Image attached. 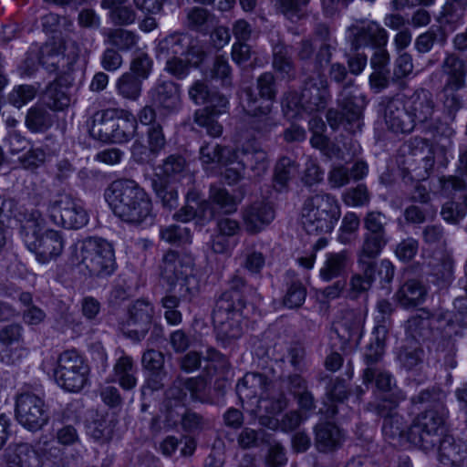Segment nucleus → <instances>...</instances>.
Here are the masks:
<instances>
[{"label":"nucleus","mask_w":467,"mask_h":467,"mask_svg":"<svg viewBox=\"0 0 467 467\" xmlns=\"http://www.w3.org/2000/svg\"><path fill=\"white\" fill-rule=\"evenodd\" d=\"M107 200L116 216L133 225H151L154 222L152 202L147 192L131 180L113 182Z\"/></svg>","instance_id":"nucleus-1"},{"label":"nucleus","mask_w":467,"mask_h":467,"mask_svg":"<svg viewBox=\"0 0 467 467\" xmlns=\"http://www.w3.org/2000/svg\"><path fill=\"white\" fill-rule=\"evenodd\" d=\"M200 160L203 165L236 162L242 169H249L255 177L265 174L269 164L266 152L254 140L246 141L235 150L206 143L200 149Z\"/></svg>","instance_id":"nucleus-2"},{"label":"nucleus","mask_w":467,"mask_h":467,"mask_svg":"<svg viewBox=\"0 0 467 467\" xmlns=\"http://www.w3.org/2000/svg\"><path fill=\"white\" fill-rule=\"evenodd\" d=\"M18 220L21 224L20 234L26 245L36 254L40 263H47L61 254L64 249L61 234L55 230H47L42 233L45 220L38 210L26 211L23 218Z\"/></svg>","instance_id":"nucleus-3"},{"label":"nucleus","mask_w":467,"mask_h":467,"mask_svg":"<svg viewBox=\"0 0 467 467\" xmlns=\"http://www.w3.org/2000/svg\"><path fill=\"white\" fill-rule=\"evenodd\" d=\"M192 256L170 250L162 257L161 276L171 292L191 301L200 291V281L194 274Z\"/></svg>","instance_id":"nucleus-4"},{"label":"nucleus","mask_w":467,"mask_h":467,"mask_svg":"<svg viewBox=\"0 0 467 467\" xmlns=\"http://www.w3.org/2000/svg\"><path fill=\"white\" fill-rule=\"evenodd\" d=\"M244 308L245 302L238 293H223L220 296L213 312L218 340L227 344L243 335Z\"/></svg>","instance_id":"nucleus-5"},{"label":"nucleus","mask_w":467,"mask_h":467,"mask_svg":"<svg viewBox=\"0 0 467 467\" xmlns=\"http://www.w3.org/2000/svg\"><path fill=\"white\" fill-rule=\"evenodd\" d=\"M72 262L83 265L91 275L104 277L116 269L113 246L107 240L89 237L78 243L72 252Z\"/></svg>","instance_id":"nucleus-6"},{"label":"nucleus","mask_w":467,"mask_h":467,"mask_svg":"<svg viewBox=\"0 0 467 467\" xmlns=\"http://www.w3.org/2000/svg\"><path fill=\"white\" fill-rule=\"evenodd\" d=\"M340 206L335 196L317 193L304 202L302 224L308 234L330 233L340 217Z\"/></svg>","instance_id":"nucleus-7"},{"label":"nucleus","mask_w":467,"mask_h":467,"mask_svg":"<svg viewBox=\"0 0 467 467\" xmlns=\"http://www.w3.org/2000/svg\"><path fill=\"white\" fill-rule=\"evenodd\" d=\"M60 448L52 441H39L35 445L26 442L10 444L4 453L5 467H43V457L57 459Z\"/></svg>","instance_id":"nucleus-8"},{"label":"nucleus","mask_w":467,"mask_h":467,"mask_svg":"<svg viewBox=\"0 0 467 467\" xmlns=\"http://www.w3.org/2000/svg\"><path fill=\"white\" fill-rule=\"evenodd\" d=\"M50 220L67 229H79L88 222L83 202L70 192H59L48 202Z\"/></svg>","instance_id":"nucleus-9"},{"label":"nucleus","mask_w":467,"mask_h":467,"mask_svg":"<svg viewBox=\"0 0 467 467\" xmlns=\"http://www.w3.org/2000/svg\"><path fill=\"white\" fill-rule=\"evenodd\" d=\"M446 415L447 409L426 410L408 430L409 442L425 451L434 449Z\"/></svg>","instance_id":"nucleus-10"},{"label":"nucleus","mask_w":467,"mask_h":467,"mask_svg":"<svg viewBox=\"0 0 467 467\" xmlns=\"http://www.w3.org/2000/svg\"><path fill=\"white\" fill-rule=\"evenodd\" d=\"M89 368L76 350H66L57 358L54 378L58 386L69 392L81 390L88 381Z\"/></svg>","instance_id":"nucleus-11"},{"label":"nucleus","mask_w":467,"mask_h":467,"mask_svg":"<svg viewBox=\"0 0 467 467\" xmlns=\"http://www.w3.org/2000/svg\"><path fill=\"white\" fill-rule=\"evenodd\" d=\"M365 317L361 310L348 309L342 312L330 332V339L338 340V346L334 342V347L343 351L356 349L363 336Z\"/></svg>","instance_id":"nucleus-12"},{"label":"nucleus","mask_w":467,"mask_h":467,"mask_svg":"<svg viewBox=\"0 0 467 467\" xmlns=\"http://www.w3.org/2000/svg\"><path fill=\"white\" fill-rule=\"evenodd\" d=\"M405 399L402 393L395 394L394 398L386 396L376 408L377 413L383 418L382 433L385 439L393 445H403L409 442L407 425L396 408Z\"/></svg>","instance_id":"nucleus-13"},{"label":"nucleus","mask_w":467,"mask_h":467,"mask_svg":"<svg viewBox=\"0 0 467 467\" xmlns=\"http://www.w3.org/2000/svg\"><path fill=\"white\" fill-rule=\"evenodd\" d=\"M16 418L25 429L36 431L47 424L49 412L42 398L26 392L16 398Z\"/></svg>","instance_id":"nucleus-14"},{"label":"nucleus","mask_w":467,"mask_h":467,"mask_svg":"<svg viewBox=\"0 0 467 467\" xmlns=\"http://www.w3.org/2000/svg\"><path fill=\"white\" fill-rule=\"evenodd\" d=\"M158 52L165 57H185L195 67L205 57L203 47L198 41L183 33H174L161 39L158 45Z\"/></svg>","instance_id":"nucleus-15"},{"label":"nucleus","mask_w":467,"mask_h":467,"mask_svg":"<svg viewBox=\"0 0 467 467\" xmlns=\"http://www.w3.org/2000/svg\"><path fill=\"white\" fill-rule=\"evenodd\" d=\"M348 39L354 49L370 47L372 48L387 46L388 32L378 23L357 22L348 28Z\"/></svg>","instance_id":"nucleus-16"},{"label":"nucleus","mask_w":467,"mask_h":467,"mask_svg":"<svg viewBox=\"0 0 467 467\" xmlns=\"http://www.w3.org/2000/svg\"><path fill=\"white\" fill-rule=\"evenodd\" d=\"M146 136L147 145L140 140H135L131 147L133 160L140 164L152 163L166 145V138L162 127L159 123H153L148 127Z\"/></svg>","instance_id":"nucleus-17"},{"label":"nucleus","mask_w":467,"mask_h":467,"mask_svg":"<svg viewBox=\"0 0 467 467\" xmlns=\"http://www.w3.org/2000/svg\"><path fill=\"white\" fill-rule=\"evenodd\" d=\"M337 105L346 120L351 124L357 122L360 128L359 120L367 105L366 97L354 86V80L349 79L340 90L337 97Z\"/></svg>","instance_id":"nucleus-18"},{"label":"nucleus","mask_w":467,"mask_h":467,"mask_svg":"<svg viewBox=\"0 0 467 467\" xmlns=\"http://www.w3.org/2000/svg\"><path fill=\"white\" fill-rule=\"evenodd\" d=\"M228 103L225 96L213 92L209 101L205 103L208 106L195 111L193 122L199 127L204 128L208 135L219 137L223 132V127L215 119V116L221 114Z\"/></svg>","instance_id":"nucleus-19"},{"label":"nucleus","mask_w":467,"mask_h":467,"mask_svg":"<svg viewBox=\"0 0 467 467\" xmlns=\"http://www.w3.org/2000/svg\"><path fill=\"white\" fill-rule=\"evenodd\" d=\"M244 109L253 117L252 129L263 135L269 133L276 125L277 120L272 114V103L260 102L251 89L245 90Z\"/></svg>","instance_id":"nucleus-20"},{"label":"nucleus","mask_w":467,"mask_h":467,"mask_svg":"<svg viewBox=\"0 0 467 467\" xmlns=\"http://www.w3.org/2000/svg\"><path fill=\"white\" fill-rule=\"evenodd\" d=\"M409 114L414 120V126L422 129H431V120L435 111V102L432 94L427 89L416 90L404 101Z\"/></svg>","instance_id":"nucleus-21"},{"label":"nucleus","mask_w":467,"mask_h":467,"mask_svg":"<svg viewBox=\"0 0 467 467\" xmlns=\"http://www.w3.org/2000/svg\"><path fill=\"white\" fill-rule=\"evenodd\" d=\"M154 314L152 305L147 300L135 301L128 310L125 323L130 337L138 340L143 338L148 333Z\"/></svg>","instance_id":"nucleus-22"},{"label":"nucleus","mask_w":467,"mask_h":467,"mask_svg":"<svg viewBox=\"0 0 467 467\" xmlns=\"http://www.w3.org/2000/svg\"><path fill=\"white\" fill-rule=\"evenodd\" d=\"M271 384L268 378L260 373H246L236 385V393L244 404L250 402L255 407L262 400L268 398L267 390Z\"/></svg>","instance_id":"nucleus-23"},{"label":"nucleus","mask_w":467,"mask_h":467,"mask_svg":"<svg viewBox=\"0 0 467 467\" xmlns=\"http://www.w3.org/2000/svg\"><path fill=\"white\" fill-rule=\"evenodd\" d=\"M302 94L305 110L307 112L324 109L331 98L327 80L318 73L306 80Z\"/></svg>","instance_id":"nucleus-24"},{"label":"nucleus","mask_w":467,"mask_h":467,"mask_svg":"<svg viewBox=\"0 0 467 467\" xmlns=\"http://www.w3.org/2000/svg\"><path fill=\"white\" fill-rule=\"evenodd\" d=\"M387 216L379 211H369L363 219L364 228L367 231L363 235L361 245L383 250L389 243L386 226Z\"/></svg>","instance_id":"nucleus-25"},{"label":"nucleus","mask_w":467,"mask_h":467,"mask_svg":"<svg viewBox=\"0 0 467 467\" xmlns=\"http://www.w3.org/2000/svg\"><path fill=\"white\" fill-rule=\"evenodd\" d=\"M148 95L151 105L166 114L176 111L181 104L179 86L170 80L158 81Z\"/></svg>","instance_id":"nucleus-26"},{"label":"nucleus","mask_w":467,"mask_h":467,"mask_svg":"<svg viewBox=\"0 0 467 467\" xmlns=\"http://www.w3.org/2000/svg\"><path fill=\"white\" fill-rule=\"evenodd\" d=\"M155 174L166 183L186 180L187 185H191L194 182L186 160L178 154H171L163 160L162 163L156 168Z\"/></svg>","instance_id":"nucleus-27"},{"label":"nucleus","mask_w":467,"mask_h":467,"mask_svg":"<svg viewBox=\"0 0 467 467\" xmlns=\"http://www.w3.org/2000/svg\"><path fill=\"white\" fill-rule=\"evenodd\" d=\"M384 119L388 129L396 133H410L415 129L405 102L399 99L388 102Z\"/></svg>","instance_id":"nucleus-28"},{"label":"nucleus","mask_w":467,"mask_h":467,"mask_svg":"<svg viewBox=\"0 0 467 467\" xmlns=\"http://www.w3.org/2000/svg\"><path fill=\"white\" fill-rule=\"evenodd\" d=\"M275 218L272 205L265 201H255L243 212L245 230L250 234L262 231Z\"/></svg>","instance_id":"nucleus-29"},{"label":"nucleus","mask_w":467,"mask_h":467,"mask_svg":"<svg viewBox=\"0 0 467 467\" xmlns=\"http://www.w3.org/2000/svg\"><path fill=\"white\" fill-rule=\"evenodd\" d=\"M206 383L202 378H178L169 389L167 396L178 401L202 400Z\"/></svg>","instance_id":"nucleus-30"},{"label":"nucleus","mask_w":467,"mask_h":467,"mask_svg":"<svg viewBox=\"0 0 467 467\" xmlns=\"http://www.w3.org/2000/svg\"><path fill=\"white\" fill-rule=\"evenodd\" d=\"M117 116L118 111L113 109L97 111L92 117L89 128L91 137L102 142H111Z\"/></svg>","instance_id":"nucleus-31"},{"label":"nucleus","mask_w":467,"mask_h":467,"mask_svg":"<svg viewBox=\"0 0 467 467\" xmlns=\"http://www.w3.org/2000/svg\"><path fill=\"white\" fill-rule=\"evenodd\" d=\"M350 264L351 254L348 250L327 253L319 270V276L323 281L329 282L344 275Z\"/></svg>","instance_id":"nucleus-32"},{"label":"nucleus","mask_w":467,"mask_h":467,"mask_svg":"<svg viewBox=\"0 0 467 467\" xmlns=\"http://www.w3.org/2000/svg\"><path fill=\"white\" fill-rule=\"evenodd\" d=\"M119 357L116 359L113 366L112 381L118 382L125 390H130L137 385V372L134 360L131 357L120 350Z\"/></svg>","instance_id":"nucleus-33"},{"label":"nucleus","mask_w":467,"mask_h":467,"mask_svg":"<svg viewBox=\"0 0 467 467\" xmlns=\"http://www.w3.org/2000/svg\"><path fill=\"white\" fill-rule=\"evenodd\" d=\"M447 78L443 91H458L465 87V65L454 55H448L442 63Z\"/></svg>","instance_id":"nucleus-34"},{"label":"nucleus","mask_w":467,"mask_h":467,"mask_svg":"<svg viewBox=\"0 0 467 467\" xmlns=\"http://www.w3.org/2000/svg\"><path fill=\"white\" fill-rule=\"evenodd\" d=\"M142 367L150 372L148 379L149 388L158 390L163 386L165 373L162 371L164 357L161 352L149 349L144 352L141 358Z\"/></svg>","instance_id":"nucleus-35"},{"label":"nucleus","mask_w":467,"mask_h":467,"mask_svg":"<svg viewBox=\"0 0 467 467\" xmlns=\"http://www.w3.org/2000/svg\"><path fill=\"white\" fill-rule=\"evenodd\" d=\"M101 7L109 11V18L116 26H129L136 20L128 0H102Z\"/></svg>","instance_id":"nucleus-36"},{"label":"nucleus","mask_w":467,"mask_h":467,"mask_svg":"<svg viewBox=\"0 0 467 467\" xmlns=\"http://www.w3.org/2000/svg\"><path fill=\"white\" fill-rule=\"evenodd\" d=\"M116 424L113 414H96L87 425V433L96 441L106 442L111 440Z\"/></svg>","instance_id":"nucleus-37"},{"label":"nucleus","mask_w":467,"mask_h":467,"mask_svg":"<svg viewBox=\"0 0 467 467\" xmlns=\"http://www.w3.org/2000/svg\"><path fill=\"white\" fill-rule=\"evenodd\" d=\"M315 433V443L319 451H331L340 446L342 435L336 425L329 422L320 423L316 427Z\"/></svg>","instance_id":"nucleus-38"},{"label":"nucleus","mask_w":467,"mask_h":467,"mask_svg":"<svg viewBox=\"0 0 467 467\" xmlns=\"http://www.w3.org/2000/svg\"><path fill=\"white\" fill-rule=\"evenodd\" d=\"M382 250L368 246L360 245L357 252V265L359 269L358 275L374 283L376 280L377 262L376 258L381 254Z\"/></svg>","instance_id":"nucleus-39"},{"label":"nucleus","mask_w":467,"mask_h":467,"mask_svg":"<svg viewBox=\"0 0 467 467\" xmlns=\"http://www.w3.org/2000/svg\"><path fill=\"white\" fill-rule=\"evenodd\" d=\"M42 101L49 109L61 111L69 106L70 97L67 88L56 79L46 88L42 95Z\"/></svg>","instance_id":"nucleus-40"},{"label":"nucleus","mask_w":467,"mask_h":467,"mask_svg":"<svg viewBox=\"0 0 467 467\" xmlns=\"http://www.w3.org/2000/svg\"><path fill=\"white\" fill-rule=\"evenodd\" d=\"M56 121V115L44 106L31 107L26 116V126L32 132H44L50 129Z\"/></svg>","instance_id":"nucleus-41"},{"label":"nucleus","mask_w":467,"mask_h":467,"mask_svg":"<svg viewBox=\"0 0 467 467\" xmlns=\"http://www.w3.org/2000/svg\"><path fill=\"white\" fill-rule=\"evenodd\" d=\"M417 149L412 150L411 154L414 161H420V166L415 168L416 176L419 180L426 179L434 166V154L424 140L416 139L414 142Z\"/></svg>","instance_id":"nucleus-42"},{"label":"nucleus","mask_w":467,"mask_h":467,"mask_svg":"<svg viewBox=\"0 0 467 467\" xmlns=\"http://www.w3.org/2000/svg\"><path fill=\"white\" fill-rule=\"evenodd\" d=\"M426 296L425 287L415 279L407 281L398 291L397 299L405 307L421 304Z\"/></svg>","instance_id":"nucleus-43"},{"label":"nucleus","mask_w":467,"mask_h":467,"mask_svg":"<svg viewBox=\"0 0 467 467\" xmlns=\"http://www.w3.org/2000/svg\"><path fill=\"white\" fill-rule=\"evenodd\" d=\"M143 80L132 72L123 73L116 82L117 92L125 99L136 101L141 95Z\"/></svg>","instance_id":"nucleus-44"},{"label":"nucleus","mask_w":467,"mask_h":467,"mask_svg":"<svg viewBox=\"0 0 467 467\" xmlns=\"http://www.w3.org/2000/svg\"><path fill=\"white\" fill-rule=\"evenodd\" d=\"M438 452L440 461L443 463L457 464L462 461V453L466 452V448L461 442H456L451 436L440 438L438 441Z\"/></svg>","instance_id":"nucleus-45"},{"label":"nucleus","mask_w":467,"mask_h":467,"mask_svg":"<svg viewBox=\"0 0 467 467\" xmlns=\"http://www.w3.org/2000/svg\"><path fill=\"white\" fill-rule=\"evenodd\" d=\"M107 42L116 47L118 51H130L133 49L139 41V36L133 31L123 28L108 29L104 33Z\"/></svg>","instance_id":"nucleus-46"},{"label":"nucleus","mask_w":467,"mask_h":467,"mask_svg":"<svg viewBox=\"0 0 467 467\" xmlns=\"http://www.w3.org/2000/svg\"><path fill=\"white\" fill-rule=\"evenodd\" d=\"M273 67L284 77L294 74V63L291 47L279 41L273 46Z\"/></svg>","instance_id":"nucleus-47"},{"label":"nucleus","mask_w":467,"mask_h":467,"mask_svg":"<svg viewBox=\"0 0 467 467\" xmlns=\"http://www.w3.org/2000/svg\"><path fill=\"white\" fill-rule=\"evenodd\" d=\"M39 63L51 73H66L64 67L68 65L67 59L65 58L58 49L52 46H45L40 51Z\"/></svg>","instance_id":"nucleus-48"},{"label":"nucleus","mask_w":467,"mask_h":467,"mask_svg":"<svg viewBox=\"0 0 467 467\" xmlns=\"http://www.w3.org/2000/svg\"><path fill=\"white\" fill-rule=\"evenodd\" d=\"M393 311V305L389 300L379 299L377 302L376 314L374 317L376 326L373 331L378 333V337H388L389 330L391 326V315Z\"/></svg>","instance_id":"nucleus-49"},{"label":"nucleus","mask_w":467,"mask_h":467,"mask_svg":"<svg viewBox=\"0 0 467 467\" xmlns=\"http://www.w3.org/2000/svg\"><path fill=\"white\" fill-rule=\"evenodd\" d=\"M296 171L297 165L295 161L288 157L279 159L275 167L274 187L279 192L285 190Z\"/></svg>","instance_id":"nucleus-50"},{"label":"nucleus","mask_w":467,"mask_h":467,"mask_svg":"<svg viewBox=\"0 0 467 467\" xmlns=\"http://www.w3.org/2000/svg\"><path fill=\"white\" fill-rule=\"evenodd\" d=\"M137 128V119L132 115L125 118H119L117 116L116 122L113 127L114 137H112L111 142L124 143L129 141L134 137Z\"/></svg>","instance_id":"nucleus-51"},{"label":"nucleus","mask_w":467,"mask_h":467,"mask_svg":"<svg viewBox=\"0 0 467 467\" xmlns=\"http://www.w3.org/2000/svg\"><path fill=\"white\" fill-rule=\"evenodd\" d=\"M464 5L462 2L454 0L453 3L444 5L441 13V22L455 30L464 23Z\"/></svg>","instance_id":"nucleus-52"},{"label":"nucleus","mask_w":467,"mask_h":467,"mask_svg":"<svg viewBox=\"0 0 467 467\" xmlns=\"http://www.w3.org/2000/svg\"><path fill=\"white\" fill-rule=\"evenodd\" d=\"M360 225L358 216L352 212L347 213L338 230L337 240L342 244H350L355 241Z\"/></svg>","instance_id":"nucleus-53"},{"label":"nucleus","mask_w":467,"mask_h":467,"mask_svg":"<svg viewBox=\"0 0 467 467\" xmlns=\"http://www.w3.org/2000/svg\"><path fill=\"white\" fill-rule=\"evenodd\" d=\"M375 381L376 387L382 391H389L393 385L392 376L377 367H368L363 372V383L365 385Z\"/></svg>","instance_id":"nucleus-54"},{"label":"nucleus","mask_w":467,"mask_h":467,"mask_svg":"<svg viewBox=\"0 0 467 467\" xmlns=\"http://www.w3.org/2000/svg\"><path fill=\"white\" fill-rule=\"evenodd\" d=\"M210 200L216 204L223 213H232L237 209V202L227 190L219 186L210 188Z\"/></svg>","instance_id":"nucleus-55"},{"label":"nucleus","mask_w":467,"mask_h":467,"mask_svg":"<svg viewBox=\"0 0 467 467\" xmlns=\"http://www.w3.org/2000/svg\"><path fill=\"white\" fill-rule=\"evenodd\" d=\"M446 394L440 389H424L411 399L415 404H428V410L446 409Z\"/></svg>","instance_id":"nucleus-56"},{"label":"nucleus","mask_w":467,"mask_h":467,"mask_svg":"<svg viewBox=\"0 0 467 467\" xmlns=\"http://www.w3.org/2000/svg\"><path fill=\"white\" fill-rule=\"evenodd\" d=\"M431 320L428 317L415 316L410 317L406 324L407 336L419 342L430 334Z\"/></svg>","instance_id":"nucleus-57"},{"label":"nucleus","mask_w":467,"mask_h":467,"mask_svg":"<svg viewBox=\"0 0 467 467\" xmlns=\"http://www.w3.org/2000/svg\"><path fill=\"white\" fill-rule=\"evenodd\" d=\"M210 76L212 79L220 80L223 87L232 86V68L228 60L223 56L215 58Z\"/></svg>","instance_id":"nucleus-58"},{"label":"nucleus","mask_w":467,"mask_h":467,"mask_svg":"<svg viewBox=\"0 0 467 467\" xmlns=\"http://www.w3.org/2000/svg\"><path fill=\"white\" fill-rule=\"evenodd\" d=\"M37 93V88L33 85H19L14 88L8 96L9 102L16 108H21L33 100Z\"/></svg>","instance_id":"nucleus-59"},{"label":"nucleus","mask_w":467,"mask_h":467,"mask_svg":"<svg viewBox=\"0 0 467 467\" xmlns=\"http://www.w3.org/2000/svg\"><path fill=\"white\" fill-rule=\"evenodd\" d=\"M306 296V290L298 280L292 281L289 285L286 294L284 296L283 303L288 308H296L302 306Z\"/></svg>","instance_id":"nucleus-60"},{"label":"nucleus","mask_w":467,"mask_h":467,"mask_svg":"<svg viewBox=\"0 0 467 467\" xmlns=\"http://www.w3.org/2000/svg\"><path fill=\"white\" fill-rule=\"evenodd\" d=\"M374 341H372L366 348L364 354L365 362L368 367H375L382 358L385 350V341L388 337H379L378 333L373 331Z\"/></svg>","instance_id":"nucleus-61"},{"label":"nucleus","mask_w":467,"mask_h":467,"mask_svg":"<svg viewBox=\"0 0 467 467\" xmlns=\"http://www.w3.org/2000/svg\"><path fill=\"white\" fill-rule=\"evenodd\" d=\"M152 69V60L148 54L138 52L130 62V71L142 80L149 78Z\"/></svg>","instance_id":"nucleus-62"},{"label":"nucleus","mask_w":467,"mask_h":467,"mask_svg":"<svg viewBox=\"0 0 467 467\" xmlns=\"http://www.w3.org/2000/svg\"><path fill=\"white\" fill-rule=\"evenodd\" d=\"M431 273L438 279L449 281L453 273V261L448 255H441L440 258H435L430 262Z\"/></svg>","instance_id":"nucleus-63"},{"label":"nucleus","mask_w":467,"mask_h":467,"mask_svg":"<svg viewBox=\"0 0 467 467\" xmlns=\"http://www.w3.org/2000/svg\"><path fill=\"white\" fill-rule=\"evenodd\" d=\"M282 107L285 115L289 119H294L299 115L301 109L305 110V101H303V94H299L296 91L287 92L283 100Z\"/></svg>","instance_id":"nucleus-64"}]
</instances>
